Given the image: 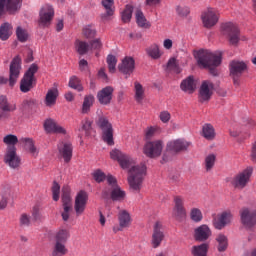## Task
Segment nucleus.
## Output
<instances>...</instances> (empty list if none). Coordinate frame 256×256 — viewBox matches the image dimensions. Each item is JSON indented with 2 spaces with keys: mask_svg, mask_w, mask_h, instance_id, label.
I'll return each instance as SVG.
<instances>
[{
  "mask_svg": "<svg viewBox=\"0 0 256 256\" xmlns=\"http://www.w3.org/2000/svg\"><path fill=\"white\" fill-rule=\"evenodd\" d=\"M195 59L200 69H209V72L213 77L219 75L217 67L221 65V54H215L208 50H199L195 54Z\"/></svg>",
  "mask_w": 256,
  "mask_h": 256,
  "instance_id": "nucleus-1",
  "label": "nucleus"
},
{
  "mask_svg": "<svg viewBox=\"0 0 256 256\" xmlns=\"http://www.w3.org/2000/svg\"><path fill=\"white\" fill-rule=\"evenodd\" d=\"M146 171L147 167H145V165L143 164L132 166L130 168L128 175V184L132 191H136V193H139V191H141Z\"/></svg>",
  "mask_w": 256,
  "mask_h": 256,
  "instance_id": "nucleus-2",
  "label": "nucleus"
},
{
  "mask_svg": "<svg viewBox=\"0 0 256 256\" xmlns=\"http://www.w3.org/2000/svg\"><path fill=\"white\" fill-rule=\"evenodd\" d=\"M253 175V167L248 166L246 169L237 173L236 175L229 177L226 179L227 183L233 187V189L243 190L247 185H249V181H251V177Z\"/></svg>",
  "mask_w": 256,
  "mask_h": 256,
  "instance_id": "nucleus-3",
  "label": "nucleus"
},
{
  "mask_svg": "<svg viewBox=\"0 0 256 256\" xmlns=\"http://www.w3.org/2000/svg\"><path fill=\"white\" fill-rule=\"evenodd\" d=\"M107 183L110 188H106L102 192L103 199H112V201H123L125 199V191L117 185V179L113 175L107 176Z\"/></svg>",
  "mask_w": 256,
  "mask_h": 256,
  "instance_id": "nucleus-4",
  "label": "nucleus"
},
{
  "mask_svg": "<svg viewBox=\"0 0 256 256\" xmlns=\"http://www.w3.org/2000/svg\"><path fill=\"white\" fill-rule=\"evenodd\" d=\"M21 75V58L16 56L12 62L10 63L9 70V79L4 76H0V85H7L9 83V87H15L19 76Z\"/></svg>",
  "mask_w": 256,
  "mask_h": 256,
  "instance_id": "nucleus-5",
  "label": "nucleus"
},
{
  "mask_svg": "<svg viewBox=\"0 0 256 256\" xmlns=\"http://www.w3.org/2000/svg\"><path fill=\"white\" fill-rule=\"evenodd\" d=\"M222 33L227 37L230 45H233L234 47L239 45V41H241V32L236 24L232 22L222 24Z\"/></svg>",
  "mask_w": 256,
  "mask_h": 256,
  "instance_id": "nucleus-6",
  "label": "nucleus"
},
{
  "mask_svg": "<svg viewBox=\"0 0 256 256\" xmlns=\"http://www.w3.org/2000/svg\"><path fill=\"white\" fill-rule=\"evenodd\" d=\"M102 131V139L107 145H115L113 141V125L105 117H100L97 122Z\"/></svg>",
  "mask_w": 256,
  "mask_h": 256,
  "instance_id": "nucleus-7",
  "label": "nucleus"
},
{
  "mask_svg": "<svg viewBox=\"0 0 256 256\" xmlns=\"http://www.w3.org/2000/svg\"><path fill=\"white\" fill-rule=\"evenodd\" d=\"M240 221L245 229H253L256 226V208H242Z\"/></svg>",
  "mask_w": 256,
  "mask_h": 256,
  "instance_id": "nucleus-8",
  "label": "nucleus"
},
{
  "mask_svg": "<svg viewBox=\"0 0 256 256\" xmlns=\"http://www.w3.org/2000/svg\"><path fill=\"white\" fill-rule=\"evenodd\" d=\"M4 163L10 167V169H19L21 167V157L17 155V147L7 146L4 154Z\"/></svg>",
  "mask_w": 256,
  "mask_h": 256,
  "instance_id": "nucleus-9",
  "label": "nucleus"
},
{
  "mask_svg": "<svg viewBox=\"0 0 256 256\" xmlns=\"http://www.w3.org/2000/svg\"><path fill=\"white\" fill-rule=\"evenodd\" d=\"M143 153L150 159L161 157V153H163V141L155 140L147 142L144 145Z\"/></svg>",
  "mask_w": 256,
  "mask_h": 256,
  "instance_id": "nucleus-10",
  "label": "nucleus"
},
{
  "mask_svg": "<svg viewBox=\"0 0 256 256\" xmlns=\"http://www.w3.org/2000/svg\"><path fill=\"white\" fill-rule=\"evenodd\" d=\"M53 17H55V9H53V6L49 4L44 5L39 12V27H50Z\"/></svg>",
  "mask_w": 256,
  "mask_h": 256,
  "instance_id": "nucleus-11",
  "label": "nucleus"
},
{
  "mask_svg": "<svg viewBox=\"0 0 256 256\" xmlns=\"http://www.w3.org/2000/svg\"><path fill=\"white\" fill-rule=\"evenodd\" d=\"M110 157L114 161H118L122 169H129L135 164V160L131 156L121 152V150L114 149L110 152Z\"/></svg>",
  "mask_w": 256,
  "mask_h": 256,
  "instance_id": "nucleus-12",
  "label": "nucleus"
},
{
  "mask_svg": "<svg viewBox=\"0 0 256 256\" xmlns=\"http://www.w3.org/2000/svg\"><path fill=\"white\" fill-rule=\"evenodd\" d=\"M202 23L206 29H211L219 23V11L215 8H208L201 15Z\"/></svg>",
  "mask_w": 256,
  "mask_h": 256,
  "instance_id": "nucleus-13",
  "label": "nucleus"
},
{
  "mask_svg": "<svg viewBox=\"0 0 256 256\" xmlns=\"http://www.w3.org/2000/svg\"><path fill=\"white\" fill-rule=\"evenodd\" d=\"M230 75L233 78L234 85H239V77L247 71V63L239 60L230 62Z\"/></svg>",
  "mask_w": 256,
  "mask_h": 256,
  "instance_id": "nucleus-14",
  "label": "nucleus"
},
{
  "mask_svg": "<svg viewBox=\"0 0 256 256\" xmlns=\"http://www.w3.org/2000/svg\"><path fill=\"white\" fill-rule=\"evenodd\" d=\"M213 89H215V85L213 84V82L209 80L203 81L199 89V101L201 103L209 101V99H211V97L213 96Z\"/></svg>",
  "mask_w": 256,
  "mask_h": 256,
  "instance_id": "nucleus-15",
  "label": "nucleus"
},
{
  "mask_svg": "<svg viewBox=\"0 0 256 256\" xmlns=\"http://www.w3.org/2000/svg\"><path fill=\"white\" fill-rule=\"evenodd\" d=\"M131 214L127 210H120L118 213V223L119 226H114L113 231L117 233L123 231V229H129L131 227Z\"/></svg>",
  "mask_w": 256,
  "mask_h": 256,
  "instance_id": "nucleus-16",
  "label": "nucleus"
},
{
  "mask_svg": "<svg viewBox=\"0 0 256 256\" xmlns=\"http://www.w3.org/2000/svg\"><path fill=\"white\" fill-rule=\"evenodd\" d=\"M88 199H89V196L87 195V192H85V191H80L76 195L74 209H75L77 217L83 215V213L85 212V207H87Z\"/></svg>",
  "mask_w": 256,
  "mask_h": 256,
  "instance_id": "nucleus-17",
  "label": "nucleus"
},
{
  "mask_svg": "<svg viewBox=\"0 0 256 256\" xmlns=\"http://www.w3.org/2000/svg\"><path fill=\"white\" fill-rule=\"evenodd\" d=\"M163 239H165V233L163 232V225L159 222H156L153 228L152 240L151 244L154 249L161 246L163 243Z\"/></svg>",
  "mask_w": 256,
  "mask_h": 256,
  "instance_id": "nucleus-18",
  "label": "nucleus"
},
{
  "mask_svg": "<svg viewBox=\"0 0 256 256\" xmlns=\"http://www.w3.org/2000/svg\"><path fill=\"white\" fill-rule=\"evenodd\" d=\"M0 109L2 113H0V119L7 117V113H13L17 111V104L9 103L7 96L1 95L0 96Z\"/></svg>",
  "mask_w": 256,
  "mask_h": 256,
  "instance_id": "nucleus-19",
  "label": "nucleus"
},
{
  "mask_svg": "<svg viewBox=\"0 0 256 256\" xmlns=\"http://www.w3.org/2000/svg\"><path fill=\"white\" fill-rule=\"evenodd\" d=\"M58 151L65 163H69L73 158V145L69 142H60L58 144Z\"/></svg>",
  "mask_w": 256,
  "mask_h": 256,
  "instance_id": "nucleus-20",
  "label": "nucleus"
},
{
  "mask_svg": "<svg viewBox=\"0 0 256 256\" xmlns=\"http://www.w3.org/2000/svg\"><path fill=\"white\" fill-rule=\"evenodd\" d=\"M22 1L23 0H0V17L4 13L5 7L10 13H15V11L21 9Z\"/></svg>",
  "mask_w": 256,
  "mask_h": 256,
  "instance_id": "nucleus-21",
  "label": "nucleus"
},
{
  "mask_svg": "<svg viewBox=\"0 0 256 256\" xmlns=\"http://www.w3.org/2000/svg\"><path fill=\"white\" fill-rule=\"evenodd\" d=\"M231 219H233V214H231L229 211H225L222 212L216 219H214L213 225L215 229L221 231V229H224L226 225L231 223Z\"/></svg>",
  "mask_w": 256,
  "mask_h": 256,
  "instance_id": "nucleus-22",
  "label": "nucleus"
},
{
  "mask_svg": "<svg viewBox=\"0 0 256 256\" xmlns=\"http://www.w3.org/2000/svg\"><path fill=\"white\" fill-rule=\"evenodd\" d=\"M113 87L107 86L97 93V99L100 105H109L113 99Z\"/></svg>",
  "mask_w": 256,
  "mask_h": 256,
  "instance_id": "nucleus-23",
  "label": "nucleus"
},
{
  "mask_svg": "<svg viewBox=\"0 0 256 256\" xmlns=\"http://www.w3.org/2000/svg\"><path fill=\"white\" fill-rule=\"evenodd\" d=\"M189 142L183 140V139H178V140H173L167 143V151H173L174 153H179L181 151H187L189 148Z\"/></svg>",
  "mask_w": 256,
  "mask_h": 256,
  "instance_id": "nucleus-24",
  "label": "nucleus"
},
{
  "mask_svg": "<svg viewBox=\"0 0 256 256\" xmlns=\"http://www.w3.org/2000/svg\"><path fill=\"white\" fill-rule=\"evenodd\" d=\"M118 69L123 75H131L135 71V59L133 57H125L122 63L119 64Z\"/></svg>",
  "mask_w": 256,
  "mask_h": 256,
  "instance_id": "nucleus-25",
  "label": "nucleus"
},
{
  "mask_svg": "<svg viewBox=\"0 0 256 256\" xmlns=\"http://www.w3.org/2000/svg\"><path fill=\"white\" fill-rule=\"evenodd\" d=\"M44 129L47 133H57L60 135H65V133H67V130H65L63 126L57 124L53 119H47L44 122Z\"/></svg>",
  "mask_w": 256,
  "mask_h": 256,
  "instance_id": "nucleus-26",
  "label": "nucleus"
},
{
  "mask_svg": "<svg viewBox=\"0 0 256 256\" xmlns=\"http://www.w3.org/2000/svg\"><path fill=\"white\" fill-rule=\"evenodd\" d=\"M211 234V228L203 224L194 230V239L195 241H207L211 237Z\"/></svg>",
  "mask_w": 256,
  "mask_h": 256,
  "instance_id": "nucleus-27",
  "label": "nucleus"
},
{
  "mask_svg": "<svg viewBox=\"0 0 256 256\" xmlns=\"http://www.w3.org/2000/svg\"><path fill=\"white\" fill-rule=\"evenodd\" d=\"M102 7L105 12L101 14L102 21H109L115 15V0H102Z\"/></svg>",
  "mask_w": 256,
  "mask_h": 256,
  "instance_id": "nucleus-28",
  "label": "nucleus"
},
{
  "mask_svg": "<svg viewBox=\"0 0 256 256\" xmlns=\"http://www.w3.org/2000/svg\"><path fill=\"white\" fill-rule=\"evenodd\" d=\"M174 213L179 219H183L187 215V210L185 209V199L181 196L174 197Z\"/></svg>",
  "mask_w": 256,
  "mask_h": 256,
  "instance_id": "nucleus-29",
  "label": "nucleus"
},
{
  "mask_svg": "<svg viewBox=\"0 0 256 256\" xmlns=\"http://www.w3.org/2000/svg\"><path fill=\"white\" fill-rule=\"evenodd\" d=\"M180 88L184 93H189V95H191L192 93H195V90L197 89V80H195V77L193 76H188L181 82Z\"/></svg>",
  "mask_w": 256,
  "mask_h": 256,
  "instance_id": "nucleus-30",
  "label": "nucleus"
},
{
  "mask_svg": "<svg viewBox=\"0 0 256 256\" xmlns=\"http://www.w3.org/2000/svg\"><path fill=\"white\" fill-rule=\"evenodd\" d=\"M216 133H215V127L213 125L206 123L202 127V137L206 139L207 141H213L215 139Z\"/></svg>",
  "mask_w": 256,
  "mask_h": 256,
  "instance_id": "nucleus-31",
  "label": "nucleus"
},
{
  "mask_svg": "<svg viewBox=\"0 0 256 256\" xmlns=\"http://www.w3.org/2000/svg\"><path fill=\"white\" fill-rule=\"evenodd\" d=\"M13 31V26H11V24L9 23H3L0 26V39L1 41H7V39H9V37H11L12 32Z\"/></svg>",
  "mask_w": 256,
  "mask_h": 256,
  "instance_id": "nucleus-32",
  "label": "nucleus"
},
{
  "mask_svg": "<svg viewBox=\"0 0 256 256\" xmlns=\"http://www.w3.org/2000/svg\"><path fill=\"white\" fill-rule=\"evenodd\" d=\"M75 49L78 55H87L91 51V45L85 41L76 40Z\"/></svg>",
  "mask_w": 256,
  "mask_h": 256,
  "instance_id": "nucleus-33",
  "label": "nucleus"
},
{
  "mask_svg": "<svg viewBox=\"0 0 256 256\" xmlns=\"http://www.w3.org/2000/svg\"><path fill=\"white\" fill-rule=\"evenodd\" d=\"M57 97H59V92L55 89L48 90L45 97L46 107H53L57 103Z\"/></svg>",
  "mask_w": 256,
  "mask_h": 256,
  "instance_id": "nucleus-34",
  "label": "nucleus"
},
{
  "mask_svg": "<svg viewBox=\"0 0 256 256\" xmlns=\"http://www.w3.org/2000/svg\"><path fill=\"white\" fill-rule=\"evenodd\" d=\"M95 103V96L93 95H86L84 97V101L82 104V113L83 115H87L89 111H91V107H93V104Z\"/></svg>",
  "mask_w": 256,
  "mask_h": 256,
  "instance_id": "nucleus-35",
  "label": "nucleus"
},
{
  "mask_svg": "<svg viewBox=\"0 0 256 256\" xmlns=\"http://www.w3.org/2000/svg\"><path fill=\"white\" fill-rule=\"evenodd\" d=\"M69 250L65 247V243L55 242L54 248L52 251V256H65Z\"/></svg>",
  "mask_w": 256,
  "mask_h": 256,
  "instance_id": "nucleus-36",
  "label": "nucleus"
},
{
  "mask_svg": "<svg viewBox=\"0 0 256 256\" xmlns=\"http://www.w3.org/2000/svg\"><path fill=\"white\" fill-rule=\"evenodd\" d=\"M33 89V79L24 76L20 82V91L22 93H29Z\"/></svg>",
  "mask_w": 256,
  "mask_h": 256,
  "instance_id": "nucleus-37",
  "label": "nucleus"
},
{
  "mask_svg": "<svg viewBox=\"0 0 256 256\" xmlns=\"http://www.w3.org/2000/svg\"><path fill=\"white\" fill-rule=\"evenodd\" d=\"M134 89H135V100L137 103H141L143 99L145 98V89H143V85L139 82L134 83Z\"/></svg>",
  "mask_w": 256,
  "mask_h": 256,
  "instance_id": "nucleus-38",
  "label": "nucleus"
},
{
  "mask_svg": "<svg viewBox=\"0 0 256 256\" xmlns=\"http://www.w3.org/2000/svg\"><path fill=\"white\" fill-rule=\"evenodd\" d=\"M146 53L151 59H161V50H159V45L152 44L146 49Z\"/></svg>",
  "mask_w": 256,
  "mask_h": 256,
  "instance_id": "nucleus-39",
  "label": "nucleus"
},
{
  "mask_svg": "<svg viewBox=\"0 0 256 256\" xmlns=\"http://www.w3.org/2000/svg\"><path fill=\"white\" fill-rule=\"evenodd\" d=\"M82 35L85 39H94L95 35H97V30L93 25H86L82 29Z\"/></svg>",
  "mask_w": 256,
  "mask_h": 256,
  "instance_id": "nucleus-40",
  "label": "nucleus"
},
{
  "mask_svg": "<svg viewBox=\"0 0 256 256\" xmlns=\"http://www.w3.org/2000/svg\"><path fill=\"white\" fill-rule=\"evenodd\" d=\"M207 249H209V245L201 244L198 246L192 247V255L193 256H207Z\"/></svg>",
  "mask_w": 256,
  "mask_h": 256,
  "instance_id": "nucleus-41",
  "label": "nucleus"
},
{
  "mask_svg": "<svg viewBox=\"0 0 256 256\" xmlns=\"http://www.w3.org/2000/svg\"><path fill=\"white\" fill-rule=\"evenodd\" d=\"M32 218L36 223H43L45 221V215L37 205L32 208Z\"/></svg>",
  "mask_w": 256,
  "mask_h": 256,
  "instance_id": "nucleus-42",
  "label": "nucleus"
},
{
  "mask_svg": "<svg viewBox=\"0 0 256 256\" xmlns=\"http://www.w3.org/2000/svg\"><path fill=\"white\" fill-rule=\"evenodd\" d=\"M190 219L194 223H201L203 221V212L199 208H192L190 210Z\"/></svg>",
  "mask_w": 256,
  "mask_h": 256,
  "instance_id": "nucleus-43",
  "label": "nucleus"
},
{
  "mask_svg": "<svg viewBox=\"0 0 256 256\" xmlns=\"http://www.w3.org/2000/svg\"><path fill=\"white\" fill-rule=\"evenodd\" d=\"M216 241L218 243V251H220V253L227 250V247L229 245L227 236H225L224 234H219L216 237Z\"/></svg>",
  "mask_w": 256,
  "mask_h": 256,
  "instance_id": "nucleus-44",
  "label": "nucleus"
},
{
  "mask_svg": "<svg viewBox=\"0 0 256 256\" xmlns=\"http://www.w3.org/2000/svg\"><path fill=\"white\" fill-rule=\"evenodd\" d=\"M135 17L138 27H149V23L147 22V18H145V14H143V11L137 10L135 13Z\"/></svg>",
  "mask_w": 256,
  "mask_h": 256,
  "instance_id": "nucleus-45",
  "label": "nucleus"
},
{
  "mask_svg": "<svg viewBox=\"0 0 256 256\" xmlns=\"http://www.w3.org/2000/svg\"><path fill=\"white\" fill-rule=\"evenodd\" d=\"M9 195H11V188L7 187L6 190H4L0 196V210L7 208Z\"/></svg>",
  "mask_w": 256,
  "mask_h": 256,
  "instance_id": "nucleus-46",
  "label": "nucleus"
},
{
  "mask_svg": "<svg viewBox=\"0 0 256 256\" xmlns=\"http://www.w3.org/2000/svg\"><path fill=\"white\" fill-rule=\"evenodd\" d=\"M168 71H173L174 73H181V67H179V61L177 58H170L167 63Z\"/></svg>",
  "mask_w": 256,
  "mask_h": 256,
  "instance_id": "nucleus-47",
  "label": "nucleus"
},
{
  "mask_svg": "<svg viewBox=\"0 0 256 256\" xmlns=\"http://www.w3.org/2000/svg\"><path fill=\"white\" fill-rule=\"evenodd\" d=\"M35 107H37V100L35 99L24 100L20 105L21 111H31Z\"/></svg>",
  "mask_w": 256,
  "mask_h": 256,
  "instance_id": "nucleus-48",
  "label": "nucleus"
},
{
  "mask_svg": "<svg viewBox=\"0 0 256 256\" xmlns=\"http://www.w3.org/2000/svg\"><path fill=\"white\" fill-rule=\"evenodd\" d=\"M69 192V187H64L62 189V203L64 208H71V195L69 194Z\"/></svg>",
  "mask_w": 256,
  "mask_h": 256,
  "instance_id": "nucleus-49",
  "label": "nucleus"
},
{
  "mask_svg": "<svg viewBox=\"0 0 256 256\" xmlns=\"http://www.w3.org/2000/svg\"><path fill=\"white\" fill-rule=\"evenodd\" d=\"M16 36L20 43H26V41L29 39V33L21 26L17 27Z\"/></svg>",
  "mask_w": 256,
  "mask_h": 256,
  "instance_id": "nucleus-50",
  "label": "nucleus"
},
{
  "mask_svg": "<svg viewBox=\"0 0 256 256\" xmlns=\"http://www.w3.org/2000/svg\"><path fill=\"white\" fill-rule=\"evenodd\" d=\"M215 161H217V156H215V154H209L208 156H206L204 160V166L206 171H211V169L215 167Z\"/></svg>",
  "mask_w": 256,
  "mask_h": 256,
  "instance_id": "nucleus-51",
  "label": "nucleus"
},
{
  "mask_svg": "<svg viewBox=\"0 0 256 256\" xmlns=\"http://www.w3.org/2000/svg\"><path fill=\"white\" fill-rule=\"evenodd\" d=\"M21 143L25 144L26 149L32 154L35 155L37 153V148L35 147V143L31 138H22Z\"/></svg>",
  "mask_w": 256,
  "mask_h": 256,
  "instance_id": "nucleus-52",
  "label": "nucleus"
},
{
  "mask_svg": "<svg viewBox=\"0 0 256 256\" xmlns=\"http://www.w3.org/2000/svg\"><path fill=\"white\" fill-rule=\"evenodd\" d=\"M69 87L71 89H75L76 91H83V85L81 84V80L77 78V76H72L69 80Z\"/></svg>",
  "mask_w": 256,
  "mask_h": 256,
  "instance_id": "nucleus-53",
  "label": "nucleus"
},
{
  "mask_svg": "<svg viewBox=\"0 0 256 256\" xmlns=\"http://www.w3.org/2000/svg\"><path fill=\"white\" fill-rule=\"evenodd\" d=\"M131 17H133V6L127 5L122 12L123 23H129V21H131Z\"/></svg>",
  "mask_w": 256,
  "mask_h": 256,
  "instance_id": "nucleus-54",
  "label": "nucleus"
},
{
  "mask_svg": "<svg viewBox=\"0 0 256 256\" xmlns=\"http://www.w3.org/2000/svg\"><path fill=\"white\" fill-rule=\"evenodd\" d=\"M106 63L108 65V69L110 73H115L117 67V57L114 55H108L106 59Z\"/></svg>",
  "mask_w": 256,
  "mask_h": 256,
  "instance_id": "nucleus-55",
  "label": "nucleus"
},
{
  "mask_svg": "<svg viewBox=\"0 0 256 256\" xmlns=\"http://www.w3.org/2000/svg\"><path fill=\"white\" fill-rule=\"evenodd\" d=\"M3 143L8 145V147H15L19 143V138L13 134H8L3 138Z\"/></svg>",
  "mask_w": 256,
  "mask_h": 256,
  "instance_id": "nucleus-56",
  "label": "nucleus"
},
{
  "mask_svg": "<svg viewBox=\"0 0 256 256\" xmlns=\"http://www.w3.org/2000/svg\"><path fill=\"white\" fill-rule=\"evenodd\" d=\"M69 239V230H59L56 234V243H67Z\"/></svg>",
  "mask_w": 256,
  "mask_h": 256,
  "instance_id": "nucleus-57",
  "label": "nucleus"
},
{
  "mask_svg": "<svg viewBox=\"0 0 256 256\" xmlns=\"http://www.w3.org/2000/svg\"><path fill=\"white\" fill-rule=\"evenodd\" d=\"M20 227H31V215L22 213L19 217Z\"/></svg>",
  "mask_w": 256,
  "mask_h": 256,
  "instance_id": "nucleus-58",
  "label": "nucleus"
},
{
  "mask_svg": "<svg viewBox=\"0 0 256 256\" xmlns=\"http://www.w3.org/2000/svg\"><path fill=\"white\" fill-rule=\"evenodd\" d=\"M93 177L96 183H103V180H107V177H109V175H105V172L98 169L94 171Z\"/></svg>",
  "mask_w": 256,
  "mask_h": 256,
  "instance_id": "nucleus-59",
  "label": "nucleus"
},
{
  "mask_svg": "<svg viewBox=\"0 0 256 256\" xmlns=\"http://www.w3.org/2000/svg\"><path fill=\"white\" fill-rule=\"evenodd\" d=\"M37 71H39V66H37V64H32L25 73L24 77L33 80L35 79V73H37Z\"/></svg>",
  "mask_w": 256,
  "mask_h": 256,
  "instance_id": "nucleus-60",
  "label": "nucleus"
},
{
  "mask_svg": "<svg viewBox=\"0 0 256 256\" xmlns=\"http://www.w3.org/2000/svg\"><path fill=\"white\" fill-rule=\"evenodd\" d=\"M60 193H61V186H59V183L54 182L52 186L53 201H59Z\"/></svg>",
  "mask_w": 256,
  "mask_h": 256,
  "instance_id": "nucleus-61",
  "label": "nucleus"
},
{
  "mask_svg": "<svg viewBox=\"0 0 256 256\" xmlns=\"http://www.w3.org/2000/svg\"><path fill=\"white\" fill-rule=\"evenodd\" d=\"M176 11L180 17H187L190 13L189 7L187 6H177Z\"/></svg>",
  "mask_w": 256,
  "mask_h": 256,
  "instance_id": "nucleus-62",
  "label": "nucleus"
},
{
  "mask_svg": "<svg viewBox=\"0 0 256 256\" xmlns=\"http://www.w3.org/2000/svg\"><path fill=\"white\" fill-rule=\"evenodd\" d=\"M157 133V128L151 126V127H148L146 130H145V138L146 139H153V137H155V134Z\"/></svg>",
  "mask_w": 256,
  "mask_h": 256,
  "instance_id": "nucleus-63",
  "label": "nucleus"
},
{
  "mask_svg": "<svg viewBox=\"0 0 256 256\" xmlns=\"http://www.w3.org/2000/svg\"><path fill=\"white\" fill-rule=\"evenodd\" d=\"M79 131H85L86 135H88L89 131H91V121L89 119L82 121V128Z\"/></svg>",
  "mask_w": 256,
  "mask_h": 256,
  "instance_id": "nucleus-64",
  "label": "nucleus"
}]
</instances>
